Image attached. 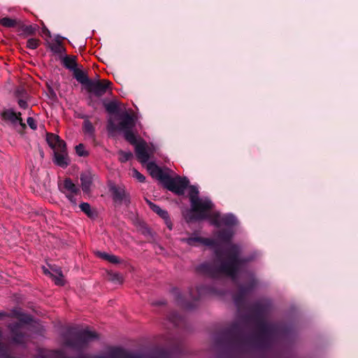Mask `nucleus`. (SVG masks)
I'll use <instances>...</instances> for the list:
<instances>
[{"instance_id": "f257e3e1", "label": "nucleus", "mask_w": 358, "mask_h": 358, "mask_svg": "<svg viewBox=\"0 0 358 358\" xmlns=\"http://www.w3.org/2000/svg\"><path fill=\"white\" fill-rule=\"evenodd\" d=\"M234 235V229L231 228L216 230L213 238H203V245L209 246L214 250L216 259L213 270L215 273L224 274L236 282L241 266L255 259L256 256L252 254L241 257V246L230 243Z\"/></svg>"}, {"instance_id": "f03ea898", "label": "nucleus", "mask_w": 358, "mask_h": 358, "mask_svg": "<svg viewBox=\"0 0 358 358\" xmlns=\"http://www.w3.org/2000/svg\"><path fill=\"white\" fill-rule=\"evenodd\" d=\"M270 307L271 302L269 301L259 300L251 306L253 315L245 313L241 316L244 322H253L256 324L259 332L255 335L253 339L255 347L259 350L271 348L281 332L287 334L289 331L287 327H281L277 323L268 322L264 320V316Z\"/></svg>"}, {"instance_id": "7ed1b4c3", "label": "nucleus", "mask_w": 358, "mask_h": 358, "mask_svg": "<svg viewBox=\"0 0 358 358\" xmlns=\"http://www.w3.org/2000/svg\"><path fill=\"white\" fill-rule=\"evenodd\" d=\"M135 124V119L131 115L126 113L121 115L120 129L124 132L125 139L135 146V152L138 161L142 164H145L153 153L154 149L150 147L145 141L136 138L132 132Z\"/></svg>"}, {"instance_id": "20e7f679", "label": "nucleus", "mask_w": 358, "mask_h": 358, "mask_svg": "<svg viewBox=\"0 0 358 358\" xmlns=\"http://www.w3.org/2000/svg\"><path fill=\"white\" fill-rule=\"evenodd\" d=\"M213 207L212 201L208 196H203V220H209L211 224L216 227L224 225L227 228L232 229L237 224L238 220L233 213L221 215L219 212H209Z\"/></svg>"}, {"instance_id": "39448f33", "label": "nucleus", "mask_w": 358, "mask_h": 358, "mask_svg": "<svg viewBox=\"0 0 358 358\" xmlns=\"http://www.w3.org/2000/svg\"><path fill=\"white\" fill-rule=\"evenodd\" d=\"M199 194V191L196 187H189L188 196L190 208L183 212L184 218L188 223L194 222L201 219V199Z\"/></svg>"}, {"instance_id": "423d86ee", "label": "nucleus", "mask_w": 358, "mask_h": 358, "mask_svg": "<svg viewBox=\"0 0 358 358\" xmlns=\"http://www.w3.org/2000/svg\"><path fill=\"white\" fill-rule=\"evenodd\" d=\"M242 329L238 322H233L228 328L222 331L220 339L226 346L237 348L241 343Z\"/></svg>"}, {"instance_id": "0eeeda50", "label": "nucleus", "mask_w": 358, "mask_h": 358, "mask_svg": "<svg viewBox=\"0 0 358 358\" xmlns=\"http://www.w3.org/2000/svg\"><path fill=\"white\" fill-rule=\"evenodd\" d=\"M69 334L73 336V341L66 339L65 342L66 345L77 348H83L89 342L98 338L97 334L94 331L90 330L88 327L78 331L71 329L69 331Z\"/></svg>"}, {"instance_id": "6e6552de", "label": "nucleus", "mask_w": 358, "mask_h": 358, "mask_svg": "<svg viewBox=\"0 0 358 358\" xmlns=\"http://www.w3.org/2000/svg\"><path fill=\"white\" fill-rule=\"evenodd\" d=\"M59 191L65 194L66 197L73 206H77L78 197L80 195V188L76 185L70 178H66L58 183Z\"/></svg>"}, {"instance_id": "1a4fd4ad", "label": "nucleus", "mask_w": 358, "mask_h": 358, "mask_svg": "<svg viewBox=\"0 0 358 358\" xmlns=\"http://www.w3.org/2000/svg\"><path fill=\"white\" fill-rule=\"evenodd\" d=\"M257 285V282L252 276L247 285L238 286V292L234 296V303L238 310L244 306L246 296L255 290Z\"/></svg>"}, {"instance_id": "9d476101", "label": "nucleus", "mask_w": 358, "mask_h": 358, "mask_svg": "<svg viewBox=\"0 0 358 358\" xmlns=\"http://www.w3.org/2000/svg\"><path fill=\"white\" fill-rule=\"evenodd\" d=\"M189 181L185 178L179 176L170 177L168 176L164 185L170 191L178 195H182L187 187Z\"/></svg>"}, {"instance_id": "9b49d317", "label": "nucleus", "mask_w": 358, "mask_h": 358, "mask_svg": "<svg viewBox=\"0 0 358 358\" xmlns=\"http://www.w3.org/2000/svg\"><path fill=\"white\" fill-rule=\"evenodd\" d=\"M20 320L21 322L20 323L10 327L13 341L17 344L23 343L26 341V336L24 333L26 327L25 324L30 321V317L28 315H22L20 317Z\"/></svg>"}, {"instance_id": "f8f14e48", "label": "nucleus", "mask_w": 358, "mask_h": 358, "mask_svg": "<svg viewBox=\"0 0 358 358\" xmlns=\"http://www.w3.org/2000/svg\"><path fill=\"white\" fill-rule=\"evenodd\" d=\"M111 83L107 80H96L88 82L87 89L90 92L93 93L97 96H101L106 93L109 89Z\"/></svg>"}, {"instance_id": "ddd939ff", "label": "nucleus", "mask_w": 358, "mask_h": 358, "mask_svg": "<svg viewBox=\"0 0 358 358\" xmlns=\"http://www.w3.org/2000/svg\"><path fill=\"white\" fill-rule=\"evenodd\" d=\"M146 167L152 178H157L163 184L164 183L168 175L164 173L158 166L154 162H149L147 164Z\"/></svg>"}, {"instance_id": "4468645a", "label": "nucleus", "mask_w": 358, "mask_h": 358, "mask_svg": "<svg viewBox=\"0 0 358 358\" xmlns=\"http://www.w3.org/2000/svg\"><path fill=\"white\" fill-rule=\"evenodd\" d=\"M150 208L156 213L159 216H160L164 220L167 226V227L171 230L172 229V222L170 220L169 213L166 210L162 209L159 206L153 203L151 201H147Z\"/></svg>"}, {"instance_id": "2eb2a0df", "label": "nucleus", "mask_w": 358, "mask_h": 358, "mask_svg": "<svg viewBox=\"0 0 358 358\" xmlns=\"http://www.w3.org/2000/svg\"><path fill=\"white\" fill-rule=\"evenodd\" d=\"M46 140L48 145L53 149L54 151L65 148V142L60 139L57 135L53 134H48Z\"/></svg>"}, {"instance_id": "dca6fc26", "label": "nucleus", "mask_w": 358, "mask_h": 358, "mask_svg": "<svg viewBox=\"0 0 358 358\" xmlns=\"http://www.w3.org/2000/svg\"><path fill=\"white\" fill-rule=\"evenodd\" d=\"M43 272L45 274H48L54 280L55 283L57 285H64V278L62 274V270L60 268H52V272L49 271L45 267L43 268Z\"/></svg>"}, {"instance_id": "f3484780", "label": "nucleus", "mask_w": 358, "mask_h": 358, "mask_svg": "<svg viewBox=\"0 0 358 358\" xmlns=\"http://www.w3.org/2000/svg\"><path fill=\"white\" fill-rule=\"evenodd\" d=\"M55 162L61 167H66L69 164V158L66 148L54 151Z\"/></svg>"}, {"instance_id": "a211bd4d", "label": "nucleus", "mask_w": 358, "mask_h": 358, "mask_svg": "<svg viewBox=\"0 0 358 358\" xmlns=\"http://www.w3.org/2000/svg\"><path fill=\"white\" fill-rule=\"evenodd\" d=\"M110 191L113 194V199L115 201L122 202L126 200L127 194L124 187L117 185H111Z\"/></svg>"}, {"instance_id": "6ab92c4d", "label": "nucleus", "mask_w": 358, "mask_h": 358, "mask_svg": "<svg viewBox=\"0 0 358 358\" xmlns=\"http://www.w3.org/2000/svg\"><path fill=\"white\" fill-rule=\"evenodd\" d=\"M2 115L4 120H9L13 123L19 122L23 127L25 126V124L22 122L20 113H17L12 110H7L3 113Z\"/></svg>"}, {"instance_id": "aec40b11", "label": "nucleus", "mask_w": 358, "mask_h": 358, "mask_svg": "<svg viewBox=\"0 0 358 358\" xmlns=\"http://www.w3.org/2000/svg\"><path fill=\"white\" fill-rule=\"evenodd\" d=\"M180 241L187 243L189 246L191 247L199 246L201 245V236H200L199 233L195 232L188 238H180Z\"/></svg>"}, {"instance_id": "412c9836", "label": "nucleus", "mask_w": 358, "mask_h": 358, "mask_svg": "<svg viewBox=\"0 0 358 358\" xmlns=\"http://www.w3.org/2000/svg\"><path fill=\"white\" fill-rule=\"evenodd\" d=\"M82 189L84 192H89L92 185V177L90 173H85L80 175Z\"/></svg>"}, {"instance_id": "4be33fe9", "label": "nucleus", "mask_w": 358, "mask_h": 358, "mask_svg": "<svg viewBox=\"0 0 358 358\" xmlns=\"http://www.w3.org/2000/svg\"><path fill=\"white\" fill-rule=\"evenodd\" d=\"M63 64L64 66L70 69L71 71H74L75 69H77V63H76V58L73 56H66L63 59Z\"/></svg>"}, {"instance_id": "5701e85b", "label": "nucleus", "mask_w": 358, "mask_h": 358, "mask_svg": "<svg viewBox=\"0 0 358 358\" xmlns=\"http://www.w3.org/2000/svg\"><path fill=\"white\" fill-rule=\"evenodd\" d=\"M73 75L76 79L81 84H86L87 85L88 82L91 81L88 80L87 76L84 71L78 68L74 69Z\"/></svg>"}, {"instance_id": "b1692460", "label": "nucleus", "mask_w": 358, "mask_h": 358, "mask_svg": "<svg viewBox=\"0 0 358 358\" xmlns=\"http://www.w3.org/2000/svg\"><path fill=\"white\" fill-rule=\"evenodd\" d=\"M83 130L85 135L88 136L90 138H94L95 129L93 124L90 120H85L84 121L83 125Z\"/></svg>"}, {"instance_id": "393cba45", "label": "nucleus", "mask_w": 358, "mask_h": 358, "mask_svg": "<svg viewBox=\"0 0 358 358\" xmlns=\"http://www.w3.org/2000/svg\"><path fill=\"white\" fill-rule=\"evenodd\" d=\"M96 255L103 259L108 261L112 264H118L120 262V259L113 255H110L106 252H97Z\"/></svg>"}, {"instance_id": "a878e982", "label": "nucleus", "mask_w": 358, "mask_h": 358, "mask_svg": "<svg viewBox=\"0 0 358 358\" xmlns=\"http://www.w3.org/2000/svg\"><path fill=\"white\" fill-rule=\"evenodd\" d=\"M0 24L6 28L15 27L17 25V21L10 17H3L0 20Z\"/></svg>"}, {"instance_id": "bb28decb", "label": "nucleus", "mask_w": 358, "mask_h": 358, "mask_svg": "<svg viewBox=\"0 0 358 358\" xmlns=\"http://www.w3.org/2000/svg\"><path fill=\"white\" fill-rule=\"evenodd\" d=\"M80 208L89 217H94L95 213L92 210L90 205L88 203H81L80 204Z\"/></svg>"}, {"instance_id": "cd10ccee", "label": "nucleus", "mask_w": 358, "mask_h": 358, "mask_svg": "<svg viewBox=\"0 0 358 358\" xmlns=\"http://www.w3.org/2000/svg\"><path fill=\"white\" fill-rule=\"evenodd\" d=\"M119 159L121 162H125L130 160L133 157V154L130 151L125 152L120 150L118 152Z\"/></svg>"}, {"instance_id": "c85d7f7f", "label": "nucleus", "mask_w": 358, "mask_h": 358, "mask_svg": "<svg viewBox=\"0 0 358 358\" xmlns=\"http://www.w3.org/2000/svg\"><path fill=\"white\" fill-rule=\"evenodd\" d=\"M191 297L195 300H199L201 296V292L199 287H192L189 290Z\"/></svg>"}, {"instance_id": "c756f323", "label": "nucleus", "mask_w": 358, "mask_h": 358, "mask_svg": "<svg viewBox=\"0 0 358 358\" xmlns=\"http://www.w3.org/2000/svg\"><path fill=\"white\" fill-rule=\"evenodd\" d=\"M108 278L110 280L118 283L123 282V278L119 273H109Z\"/></svg>"}, {"instance_id": "7c9ffc66", "label": "nucleus", "mask_w": 358, "mask_h": 358, "mask_svg": "<svg viewBox=\"0 0 358 358\" xmlns=\"http://www.w3.org/2000/svg\"><path fill=\"white\" fill-rule=\"evenodd\" d=\"M38 45L39 40L34 38H29L27 42V47L32 50L37 48Z\"/></svg>"}, {"instance_id": "2f4dec72", "label": "nucleus", "mask_w": 358, "mask_h": 358, "mask_svg": "<svg viewBox=\"0 0 358 358\" xmlns=\"http://www.w3.org/2000/svg\"><path fill=\"white\" fill-rule=\"evenodd\" d=\"M76 152L77 155L80 157H85L88 155V152L85 150L84 145L82 143L76 146Z\"/></svg>"}, {"instance_id": "473e14b6", "label": "nucleus", "mask_w": 358, "mask_h": 358, "mask_svg": "<svg viewBox=\"0 0 358 358\" xmlns=\"http://www.w3.org/2000/svg\"><path fill=\"white\" fill-rule=\"evenodd\" d=\"M133 174L132 176L135 178L137 180H138L141 182H143L145 180V176L141 174L140 172H138L136 169H134L132 170Z\"/></svg>"}, {"instance_id": "72a5a7b5", "label": "nucleus", "mask_w": 358, "mask_h": 358, "mask_svg": "<svg viewBox=\"0 0 358 358\" xmlns=\"http://www.w3.org/2000/svg\"><path fill=\"white\" fill-rule=\"evenodd\" d=\"M118 109V105L116 102H110L107 104L106 106V110L110 113H115Z\"/></svg>"}, {"instance_id": "f704fd0d", "label": "nucleus", "mask_w": 358, "mask_h": 358, "mask_svg": "<svg viewBox=\"0 0 358 358\" xmlns=\"http://www.w3.org/2000/svg\"><path fill=\"white\" fill-rule=\"evenodd\" d=\"M27 122L28 125L32 129H36L37 128V124L36 123L35 120L33 117H28Z\"/></svg>"}, {"instance_id": "c9c22d12", "label": "nucleus", "mask_w": 358, "mask_h": 358, "mask_svg": "<svg viewBox=\"0 0 358 358\" xmlns=\"http://www.w3.org/2000/svg\"><path fill=\"white\" fill-rule=\"evenodd\" d=\"M18 104L20 108H24V109H25L28 107V104H27V101L24 100H22V99L19 100Z\"/></svg>"}, {"instance_id": "e433bc0d", "label": "nucleus", "mask_w": 358, "mask_h": 358, "mask_svg": "<svg viewBox=\"0 0 358 358\" xmlns=\"http://www.w3.org/2000/svg\"><path fill=\"white\" fill-rule=\"evenodd\" d=\"M108 129L109 130L115 129V125L113 124V123H112V122L109 123Z\"/></svg>"}, {"instance_id": "4c0bfd02", "label": "nucleus", "mask_w": 358, "mask_h": 358, "mask_svg": "<svg viewBox=\"0 0 358 358\" xmlns=\"http://www.w3.org/2000/svg\"><path fill=\"white\" fill-rule=\"evenodd\" d=\"M201 268V265H197L196 267H195V271L197 272V273H199L200 272V270Z\"/></svg>"}, {"instance_id": "58836bf2", "label": "nucleus", "mask_w": 358, "mask_h": 358, "mask_svg": "<svg viewBox=\"0 0 358 358\" xmlns=\"http://www.w3.org/2000/svg\"><path fill=\"white\" fill-rule=\"evenodd\" d=\"M202 268H203V273L204 271L206 269V264L203 262Z\"/></svg>"}, {"instance_id": "ea45409f", "label": "nucleus", "mask_w": 358, "mask_h": 358, "mask_svg": "<svg viewBox=\"0 0 358 358\" xmlns=\"http://www.w3.org/2000/svg\"><path fill=\"white\" fill-rule=\"evenodd\" d=\"M43 32L47 33L48 35L50 34V31L47 29H44Z\"/></svg>"}, {"instance_id": "a19ab883", "label": "nucleus", "mask_w": 358, "mask_h": 358, "mask_svg": "<svg viewBox=\"0 0 358 358\" xmlns=\"http://www.w3.org/2000/svg\"><path fill=\"white\" fill-rule=\"evenodd\" d=\"M5 315V313L3 312H0V318Z\"/></svg>"}]
</instances>
